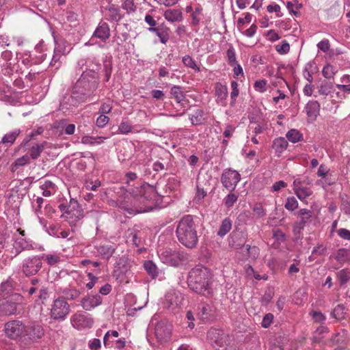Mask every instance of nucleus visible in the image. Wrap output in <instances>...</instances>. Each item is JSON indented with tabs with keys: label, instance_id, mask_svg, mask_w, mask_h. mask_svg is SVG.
<instances>
[{
	"label": "nucleus",
	"instance_id": "f257e3e1",
	"mask_svg": "<svg viewBox=\"0 0 350 350\" xmlns=\"http://www.w3.org/2000/svg\"><path fill=\"white\" fill-rule=\"evenodd\" d=\"M80 69L85 67L80 77L72 87L71 95L64 96L60 102L62 109H69L79 104L91 101L100 83L98 71L100 64L86 59H81L77 62Z\"/></svg>",
	"mask_w": 350,
	"mask_h": 350
},
{
	"label": "nucleus",
	"instance_id": "f03ea898",
	"mask_svg": "<svg viewBox=\"0 0 350 350\" xmlns=\"http://www.w3.org/2000/svg\"><path fill=\"white\" fill-rule=\"evenodd\" d=\"M176 234L179 242L187 248H194L198 242L197 225L191 215L183 217L178 222Z\"/></svg>",
	"mask_w": 350,
	"mask_h": 350
},
{
	"label": "nucleus",
	"instance_id": "7ed1b4c3",
	"mask_svg": "<svg viewBox=\"0 0 350 350\" xmlns=\"http://www.w3.org/2000/svg\"><path fill=\"white\" fill-rule=\"evenodd\" d=\"M209 280L210 274L207 269L204 267H196L190 271L187 282L193 291L207 296L211 293Z\"/></svg>",
	"mask_w": 350,
	"mask_h": 350
},
{
	"label": "nucleus",
	"instance_id": "20e7f679",
	"mask_svg": "<svg viewBox=\"0 0 350 350\" xmlns=\"http://www.w3.org/2000/svg\"><path fill=\"white\" fill-rule=\"evenodd\" d=\"M208 338L219 350H234L232 337L219 330L211 329L208 332Z\"/></svg>",
	"mask_w": 350,
	"mask_h": 350
},
{
	"label": "nucleus",
	"instance_id": "39448f33",
	"mask_svg": "<svg viewBox=\"0 0 350 350\" xmlns=\"http://www.w3.org/2000/svg\"><path fill=\"white\" fill-rule=\"evenodd\" d=\"M70 305L63 297L55 299L51 309V317L54 320L64 321L70 312Z\"/></svg>",
	"mask_w": 350,
	"mask_h": 350
},
{
	"label": "nucleus",
	"instance_id": "423d86ee",
	"mask_svg": "<svg viewBox=\"0 0 350 350\" xmlns=\"http://www.w3.org/2000/svg\"><path fill=\"white\" fill-rule=\"evenodd\" d=\"M42 267V258L39 256H32L23 260L21 270L25 276L29 277L37 274Z\"/></svg>",
	"mask_w": 350,
	"mask_h": 350
},
{
	"label": "nucleus",
	"instance_id": "0eeeda50",
	"mask_svg": "<svg viewBox=\"0 0 350 350\" xmlns=\"http://www.w3.org/2000/svg\"><path fill=\"white\" fill-rule=\"evenodd\" d=\"M44 334L43 327L38 323H30L25 325V330L23 334V341L27 343L38 342Z\"/></svg>",
	"mask_w": 350,
	"mask_h": 350
},
{
	"label": "nucleus",
	"instance_id": "6e6552de",
	"mask_svg": "<svg viewBox=\"0 0 350 350\" xmlns=\"http://www.w3.org/2000/svg\"><path fill=\"white\" fill-rule=\"evenodd\" d=\"M4 330L5 335L11 339H16L19 337L23 338L25 325L18 320L10 321L5 324Z\"/></svg>",
	"mask_w": 350,
	"mask_h": 350
},
{
	"label": "nucleus",
	"instance_id": "1a4fd4ad",
	"mask_svg": "<svg viewBox=\"0 0 350 350\" xmlns=\"http://www.w3.org/2000/svg\"><path fill=\"white\" fill-rule=\"evenodd\" d=\"M241 175L239 173L231 169L225 170L221 177L222 185L228 191H233L237 183L240 181Z\"/></svg>",
	"mask_w": 350,
	"mask_h": 350
},
{
	"label": "nucleus",
	"instance_id": "9d476101",
	"mask_svg": "<svg viewBox=\"0 0 350 350\" xmlns=\"http://www.w3.org/2000/svg\"><path fill=\"white\" fill-rule=\"evenodd\" d=\"M62 216L72 226L83 217V214L78 202L71 200L69 206Z\"/></svg>",
	"mask_w": 350,
	"mask_h": 350
},
{
	"label": "nucleus",
	"instance_id": "9b49d317",
	"mask_svg": "<svg viewBox=\"0 0 350 350\" xmlns=\"http://www.w3.org/2000/svg\"><path fill=\"white\" fill-rule=\"evenodd\" d=\"M172 329L171 323L165 320H161L155 326V336L161 342H165L170 338Z\"/></svg>",
	"mask_w": 350,
	"mask_h": 350
},
{
	"label": "nucleus",
	"instance_id": "f8f14e48",
	"mask_svg": "<svg viewBox=\"0 0 350 350\" xmlns=\"http://www.w3.org/2000/svg\"><path fill=\"white\" fill-rule=\"evenodd\" d=\"M183 300V297L180 293L174 291L168 292L165 295L163 306L171 312H176L182 304Z\"/></svg>",
	"mask_w": 350,
	"mask_h": 350
},
{
	"label": "nucleus",
	"instance_id": "ddd939ff",
	"mask_svg": "<svg viewBox=\"0 0 350 350\" xmlns=\"http://www.w3.org/2000/svg\"><path fill=\"white\" fill-rule=\"evenodd\" d=\"M71 322L74 327L81 329L85 327H91L93 325L94 320L83 313L77 312L72 316Z\"/></svg>",
	"mask_w": 350,
	"mask_h": 350
},
{
	"label": "nucleus",
	"instance_id": "4468645a",
	"mask_svg": "<svg viewBox=\"0 0 350 350\" xmlns=\"http://www.w3.org/2000/svg\"><path fill=\"white\" fill-rule=\"evenodd\" d=\"M103 299L100 295L88 294L82 298L81 304L84 310L90 311L101 305Z\"/></svg>",
	"mask_w": 350,
	"mask_h": 350
},
{
	"label": "nucleus",
	"instance_id": "2eb2a0df",
	"mask_svg": "<svg viewBox=\"0 0 350 350\" xmlns=\"http://www.w3.org/2000/svg\"><path fill=\"white\" fill-rule=\"evenodd\" d=\"M161 254L165 258L166 262L172 266H177L183 260V254L180 252L167 248L162 251Z\"/></svg>",
	"mask_w": 350,
	"mask_h": 350
},
{
	"label": "nucleus",
	"instance_id": "dca6fc26",
	"mask_svg": "<svg viewBox=\"0 0 350 350\" xmlns=\"http://www.w3.org/2000/svg\"><path fill=\"white\" fill-rule=\"evenodd\" d=\"M299 220L293 226V232L295 234H299L304 228L306 223L311 218L312 213L306 208L300 209L298 212Z\"/></svg>",
	"mask_w": 350,
	"mask_h": 350
},
{
	"label": "nucleus",
	"instance_id": "f3484780",
	"mask_svg": "<svg viewBox=\"0 0 350 350\" xmlns=\"http://www.w3.org/2000/svg\"><path fill=\"white\" fill-rule=\"evenodd\" d=\"M247 239V234L245 231L233 232L230 238L229 245L234 249H240L244 246Z\"/></svg>",
	"mask_w": 350,
	"mask_h": 350
},
{
	"label": "nucleus",
	"instance_id": "a211bd4d",
	"mask_svg": "<svg viewBox=\"0 0 350 350\" xmlns=\"http://www.w3.org/2000/svg\"><path fill=\"white\" fill-rule=\"evenodd\" d=\"M150 32L154 33L162 44H166L170 39V29L164 23L157 25V27H149Z\"/></svg>",
	"mask_w": 350,
	"mask_h": 350
},
{
	"label": "nucleus",
	"instance_id": "6ab92c4d",
	"mask_svg": "<svg viewBox=\"0 0 350 350\" xmlns=\"http://www.w3.org/2000/svg\"><path fill=\"white\" fill-rule=\"evenodd\" d=\"M93 36L105 42L110 36V29L109 25L105 22H100L96 28L93 33Z\"/></svg>",
	"mask_w": 350,
	"mask_h": 350
},
{
	"label": "nucleus",
	"instance_id": "aec40b11",
	"mask_svg": "<svg viewBox=\"0 0 350 350\" xmlns=\"http://www.w3.org/2000/svg\"><path fill=\"white\" fill-rule=\"evenodd\" d=\"M305 110L310 118L316 120L317 117L319 115L320 104L317 100H310L306 104Z\"/></svg>",
	"mask_w": 350,
	"mask_h": 350
},
{
	"label": "nucleus",
	"instance_id": "412c9836",
	"mask_svg": "<svg viewBox=\"0 0 350 350\" xmlns=\"http://www.w3.org/2000/svg\"><path fill=\"white\" fill-rule=\"evenodd\" d=\"M14 247L16 252L15 256H17L24 250L33 249V245L31 241L26 240L24 238H18L16 239Z\"/></svg>",
	"mask_w": 350,
	"mask_h": 350
},
{
	"label": "nucleus",
	"instance_id": "4be33fe9",
	"mask_svg": "<svg viewBox=\"0 0 350 350\" xmlns=\"http://www.w3.org/2000/svg\"><path fill=\"white\" fill-rule=\"evenodd\" d=\"M198 317L202 321L210 320L213 317L212 307L208 304H202L199 306Z\"/></svg>",
	"mask_w": 350,
	"mask_h": 350
},
{
	"label": "nucleus",
	"instance_id": "5701e85b",
	"mask_svg": "<svg viewBox=\"0 0 350 350\" xmlns=\"http://www.w3.org/2000/svg\"><path fill=\"white\" fill-rule=\"evenodd\" d=\"M164 18L172 23L180 22L183 20V13L179 10H167L163 14Z\"/></svg>",
	"mask_w": 350,
	"mask_h": 350
},
{
	"label": "nucleus",
	"instance_id": "b1692460",
	"mask_svg": "<svg viewBox=\"0 0 350 350\" xmlns=\"http://www.w3.org/2000/svg\"><path fill=\"white\" fill-rule=\"evenodd\" d=\"M205 113L203 109H198L193 114L189 115V120L192 125H201L206 121Z\"/></svg>",
	"mask_w": 350,
	"mask_h": 350
},
{
	"label": "nucleus",
	"instance_id": "393cba45",
	"mask_svg": "<svg viewBox=\"0 0 350 350\" xmlns=\"http://www.w3.org/2000/svg\"><path fill=\"white\" fill-rule=\"evenodd\" d=\"M98 255L104 259H109L115 252V248L111 245H103L96 247Z\"/></svg>",
	"mask_w": 350,
	"mask_h": 350
},
{
	"label": "nucleus",
	"instance_id": "a878e982",
	"mask_svg": "<svg viewBox=\"0 0 350 350\" xmlns=\"http://www.w3.org/2000/svg\"><path fill=\"white\" fill-rule=\"evenodd\" d=\"M64 52L62 48L59 46L55 47L54 49V53L52 57V59L50 62L51 66L55 68V70H57L62 66V58L63 57Z\"/></svg>",
	"mask_w": 350,
	"mask_h": 350
},
{
	"label": "nucleus",
	"instance_id": "bb28decb",
	"mask_svg": "<svg viewBox=\"0 0 350 350\" xmlns=\"http://www.w3.org/2000/svg\"><path fill=\"white\" fill-rule=\"evenodd\" d=\"M31 157L29 154H23L20 158H18L11 165L10 170L12 172H15L18 171L20 168L27 163H29Z\"/></svg>",
	"mask_w": 350,
	"mask_h": 350
},
{
	"label": "nucleus",
	"instance_id": "cd10ccee",
	"mask_svg": "<svg viewBox=\"0 0 350 350\" xmlns=\"http://www.w3.org/2000/svg\"><path fill=\"white\" fill-rule=\"evenodd\" d=\"M1 310L6 315L15 314L17 312V304L12 301H6L1 305Z\"/></svg>",
	"mask_w": 350,
	"mask_h": 350
},
{
	"label": "nucleus",
	"instance_id": "c85d7f7f",
	"mask_svg": "<svg viewBox=\"0 0 350 350\" xmlns=\"http://www.w3.org/2000/svg\"><path fill=\"white\" fill-rule=\"evenodd\" d=\"M106 10L109 12V20L111 21L118 22L123 18V16L120 14V9L118 8H116L113 5L106 8Z\"/></svg>",
	"mask_w": 350,
	"mask_h": 350
},
{
	"label": "nucleus",
	"instance_id": "c756f323",
	"mask_svg": "<svg viewBox=\"0 0 350 350\" xmlns=\"http://www.w3.org/2000/svg\"><path fill=\"white\" fill-rule=\"evenodd\" d=\"M318 89L319 94L323 96H327L334 92L333 83L327 81H322Z\"/></svg>",
	"mask_w": 350,
	"mask_h": 350
},
{
	"label": "nucleus",
	"instance_id": "7c9ffc66",
	"mask_svg": "<svg viewBox=\"0 0 350 350\" xmlns=\"http://www.w3.org/2000/svg\"><path fill=\"white\" fill-rule=\"evenodd\" d=\"M181 87L178 85H174L170 90V94L173 96L177 103H180L183 105V102L185 101V96L183 92L181 90Z\"/></svg>",
	"mask_w": 350,
	"mask_h": 350
},
{
	"label": "nucleus",
	"instance_id": "2f4dec72",
	"mask_svg": "<svg viewBox=\"0 0 350 350\" xmlns=\"http://www.w3.org/2000/svg\"><path fill=\"white\" fill-rule=\"evenodd\" d=\"M346 308L342 304L337 305L331 312V316L337 321L342 320L345 318Z\"/></svg>",
	"mask_w": 350,
	"mask_h": 350
},
{
	"label": "nucleus",
	"instance_id": "473e14b6",
	"mask_svg": "<svg viewBox=\"0 0 350 350\" xmlns=\"http://www.w3.org/2000/svg\"><path fill=\"white\" fill-rule=\"evenodd\" d=\"M336 278L340 286L347 284L350 280V269L345 268L339 271L336 274Z\"/></svg>",
	"mask_w": 350,
	"mask_h": 350
},
{
	"label": "nucleus",
	"instance_id": "72a5a7b5",
	"mask_svg": "<svg viewBox=\"0 0 350 350\" xmlns=\"http://www.w3.org/2000/svg\"><path fill=\"white\" fill-rule=\"evenodd\" d=\"M21 133V129H14L12 132L5 134L3 137L2 140L3 141V143H5L6 144H8L10 146H11Z\"/></svg>",
	"mask_w": 350,
	"mask_h": 350
},
{
	"label": "nucleus",
	"instance_id": "f704fd0d",
	"mask_svg": "<svg viewBox=\"0 0 350 350\" xmlns=\"http://www.w3.org/2000/svg\"><path fill=\"white\" fill-rule=\"evenodd\" d=\"M286 137L292 143H296L303 139V135L297 129H292L287 132Z\"/></svg>",
	"mask_w": 350,
	"mask_h": 350
},
{
	"label": "nucleus",
	"instance_id": "c9c22d12",
	"mask_svg": "<svg viewBox=\"0 0 350 350\" xmlns=\"http://www.w3.org/2000/svg\"><path fill=\"white\" fill-rule=\"evenodd\" d=\"M144 267L148 274L151 276L152 278H155L158 275V270L156 265L151 260L145 261L144 263Z\"/></svg>",
	"mask_w": 350,
	"mask_h": 350
},
{
	"label": "nucleus",
	"instance_id": "e433bc0d",
	"mask_svg": "<svg viewBox=\"0 0 350 350\" xmlns=\"http://www.w3.org/2000/svg\"><path fill=\"white\" fill-rule=\"evenodd\" d=\"M288 142L284 137H279L275 139L273 143V147L278 152L281 153L286 149Z\"/></svg>",
	"mask_w": 350,
	"mask_h": 350
},
{
	"label": "nucleus",
	"instance_id": "4c0bfd02",
	"mask_svg": "<svg viewBox=\"0 0 350 350\" xmlns=\"http://www.w3.org/2000/svg\"><path fill=\"white\" fill-rule=\"evenodd\" d=\"M232 228V221L229 218H225L219 227L217 234L220 237L226 235Z\"/></svg>",
	"mask_w": 350,
	"mask_h": 350
},
{
	"label": "nucleus",
	"instance_id": "58836bf2",
	"mask_svg": "<svg viewBox=\"0 0 350 350\" xmlns=\"http://www.w3.org/2000/svg\"><path fill=\"white\" fill-rule=\"evenodd\" d=\"M50 146L49 143L44 142L41 144H36L32 146L29 144V146H27V150L31 149V153H41L45 149L49 148Z\"/></svg>",
	"mask_w": 350,
	"mask_h": 350
},
{
	"label": "nucleus",
	"instance_id": "ea45409f",
	"mask_svg": "<svg viewBox=\"0 0 350 350\" xmlns=\"http://www.w3.org/2000/svg\"><path fill=\"white\" fill-rule=\"evenodd\" d=\"M182 62L186 67L190 68L195 71L200 72V67L197 66L195 60L190 55H187L183 57Z\"/></svg>",
	"mask_w": 350,
	"mask_h": 350
},
{
	"label": "nucleus",
	"instance_id": "a19ab883",
	"mask_svg": "<svg viewBox=\"0 0 350 350\" xmlns=\"http://www.w3.org/2000/svg\"><path fill=\"white\" fill-rule=\"evenodd\" d=\"M36 135H38V134L36 133V130L33 131L30 134L27 135L21 145L18 146V148L16 151H26L27 150V146H29V142Z\"/></svg>",
	"mask_w": 350,
	"mask_h": 350
},
{
	"label": "nucleus",
	"instance_id": "79ce46f5",
	"mask_svg": "<svg viewBox=\"0 0 350 350\" xmlns=\"http://www.w3.org/2000/svg\"><path fill=\"white\" fill-rule=\"evenodd\" d=\"M350 258V252L346 249H340L337 252L336 260L340 264L347 262Z\"/></svg>",
	"mask_w": 350,
	"mask_h": 350
},
{
	"label": "nucleus",
	"instance_id": "37998d69",
	"mask_svg": "<svg viewBox=\"0 0 350 350\" xmlns=\"http://www.w3.org/2000/svg\"><path fill=\"white\" fill-rule=\"evenodd\" d=\"M331 340L334 345H336L339 348H342L345 340V332L342 331V333L336 334Z\"/></svg>",
	"mask_w": 350,
	"mask_h": 350
},
{
	"label": "nucleus",
	"instance_id": "c03bdc74",
	"mask_svg": "<svg viewBox=\"0 0 350 350\" xmlns=\"http://www.w3.org/2000/svg\"><path fill=\"white\" fill-rule=\"evenodd\" d=\"M298 198L300 200H304L307 197L310 196L312 191L311 189L308 187H301L296 188V189L294 191Z\"/></svg>",
	"mask_w": 350,
	"mask_h": 350
},
{
	"label": "nucleus",
	"instance_id": "a18cd8bd",
	"mask_svg": "<svg viewBox=\"0 0 350 350\" xmlns=\"http://www.w3.org/2000/svg\"><path fill=\"white\" fill-rule=\"evenodd\" d=\"M140 193H143V198L146 199L148 203L154 201L157 198V194L152 187H148L147 189L141 190Z\"/></svg>",
	"mask_w": 350,
	"mask_h": 350
},
{
	"label": "nucleus",
	"instance_id": "49530a36",
	"mask_svg": "<svg viewBox=\"0 0 350 350\" xmlns=\"http://www.w3.org/2000/svg\"><path fill=\"white\" fill-rule=\"evenodd\" d=\"M322 74L327 79H333L336 74L334 67L330 64H326L323 68Z\"/></svg>",
	"mask_w": 350,
	"mask_h": 350
},
{
	"label": "nucleus",
	"instance_id": "de8ad7c7",
	"mask_svg": "<svg viewBox=\"0 0 350 350\" xmlns=\"http://www.w3.org/2000/svg\"><path fill=\"white\" fill-rule=\"evenodd\" d=\"M216 96L221 100H225L228 96V88L226 85H221L216 87L215 90Z\"/></svg>",
	"mask_w": 350,
	"mask_h": 350
},
{
	"label": "nucleus",
	"instance_id": "09e8293b",
	"mask_svg": "<svg viewBox=\"0 0 350 350\" xmlns=\"http://www.w3.org/2000/svg\"><path fill=\"white\" fill-rule=\"evenodd\" d=\"M58 126H65V133L66 135H72L75 131V125L74 124H69L66 125V121L62 120L58 122Z\"/></svg>",
	"mask_w": 350,
	"mask_h": 350
},
{
	"label": "nucleus",
	"instance_id": "8fccbe9b",
	"mask_svg": "<svg viewBox=\"0 0 350 350\" xmlns=\"http://www.w3.org/2000/svg\"><path fill=\"white\" fill-rule=\"evenodd\" d=\"M122 8L125 10L127 14L135 12L137 9L133 0H125L122 5Z\"/></svg>",
	"mask_w": 350,
	"mask_h": 350
},
{
	"label": "nucleus",
	"instance_id": "3c124183",
	"mask_svg": "<svg viewBox=\"0 0 350 350\" xmlns=\"http://www.w3.org/2000/svg\"><path fill=\"white\" fill-rule=\"evenodd\" d=\"M227 57H228V64L230 66H235L237 63V59H236V53L235 50L233 48V46H230L226 52Z\"/></svg>",
	"mask_w": 350,
	"mask_h": 350
},
{
	"label": "nucleus",
	"instance_id": "603ef678",
	"mask_svg": "<svg viewBox=\"0 0 350 350\" xmlns=\"http://www.w3.org/2000/svg\"><path fill=\"white\" fill-rule=\"evenodd\" d=\"M275 49L280 54H286L290 51V44L286 40H283L275 46Z\"/></svg>",
	"mask_w": 350,
	"mask_h": 350
},
{
	"label": "nucleus",
	"instance_id": "864d4df0",
	"mask_svg": "<svg viewBox=\"0 0 350 350\" xmlns=\"http://www.w3.org/2000/svg\"><path fill=\"white\" fill-rule=\"evenodd\" d=\"M0 290L3 295L9 294L12 291V283L10 280L3 282L0 286Z\"/></svg>",
	"mask_w": 350,
	"mask_h": 350
},
{
	"label": "nucleus",
	"instance_id": "5fc2aeb1",
	"mask_svg": "<svg viewBox=\"0 0 350 350\" xmlns=\"http://www.w3.org/2000/svg\"><path fill=\"white\" fill-rule=\"evenodd\" d=\"M238 196L235 193H229L224 199L225 205L230 208L232 207L234 204L237 201Z\"/></svg>",
	"mask_w": 350,
	"mask_h": 350
},
{
	"label": "nucleus",
	"instance_id": "6e6d98bb",
	"mask_svg": "<svg viewBox=\"0 0 350 350\" xmlns=\"http://www.w3.org/2000/svg\"><path fill=\"white\" fill-rule=\"evenodd\" d=\"M310 315L317 323H323L326 319L325 316L320 311L312 310L310 312Z\"/></svg>",
	"mask_w": 350,
	"mask_h": 350
},
{
	"label": "nucleus",
	"instance_id": "4d7b16f0",
	"mask_svg": "<svg viewBox=\"0 0 350 350\" xmlns=\"http://www.w3.org/2000/svg\"><path fill=\"white\" fill-rule=\"evenodd\" d=\"M297 206L298 202L294 197L287 198L286 202L285 204V208L287 210L293 211L296 209Z\"/></svg>",
	"mask_w": 350,
	"mask_h": 350
},
{
	"label": "nucleus",
	"instance_id": "13d9d810",
	"mask_svg": "<svg viewBox=\"0 0 350 350\" xmlns=\"http://www.w3.org/2000/svg\"><path fill=\"white\" fill-rule=\"evenodd\" d=\"M42 259L45 258L49 265H53L59 261V257L55 254H44L42 257Z\"/></svg>",
	"mask_w": 350,
	"mask_h": 350
},
{
	"label": "nucleus",
	"instance_id": "bf43d9fd",
	"mask_svg": "<svg viewBox=\"0 0 350 350\" xmlns=\"http://www.w3.org/2000/svg\"><path fill=\"white\" fill-rule=\"evenodd\" d=\"M312 66V64L311 62L308 63L303 72L304 78L309 82V83H311L313 81L312 72L309 70Z\"/></svg>",
	"mask_w": 350,
	"mask_h": 350
},
{
	"label": "nucleus",
	"instance_id": "052dcab7",
	"mask_svg": "<svg viewBox=\"0 0 350 350\" xmlns=\"http://www.w3.org/2000/svg\"><path fill=\"white\" fill-rule=\"evenodd\" d=\"M253 211L258 218L262 217L265 215V211L260 204H256L253 207Z\"/></svg>",
	"mask_w": 350,
	"mask_h": 350
},
{
	"label": "nucleus",
	"instance_id": "680f3d73",
	"mask_svg": "<svg viewBox=\"0 0 350 350\" xmlns=\"http://www.w3.org/2000/svg\"><path fill=\"white\" fill-rule=\"evenodd\" d=\"M88 278L90 282H88L86 284V287L89 290H90V289H92L94 286V285L96 284V283L98 280V278L95 276L93 273H92L90 272L88 273Z\"/></svg>",
	"mask_w": 350,
	"mask_h": 350
},
{
	"label": "nucleus",
	"instance_id": "e2e57ef3",
	"mask_svg": "<svg viewBox=\"0 0 350 350\" xmlns=\"http://www.w3.org/2000/svg\"><path fill=\"white\" fill-rule=\"evenodd\" d=\"M131 126L126 122H122L118 127L120 133L122 134H128L131 131Z\"/></svg>",
	"mask_w": 350,
	"mask_h": 350
},
{
	"label": "nucleus",
	"instance_id": "0e129e2a",
	"mask_svg": "<svg viewBox=\"0 0 350 350\" xmlns=\"http://www.w3.org/2000/svg\"><path fill=\"white\" fill-rule=\"evenodd\" d=\"M80 294V291L77 289H69L65 293L67 298L71 300L78 298Z\"/></svg>",
	"mask_w": 350,
	"mask_h": 350
},
{
	"label": "nucleus",
	"instance_id": "69168bd1",
	"mask_svg": "<svg viewBox=\"0 0 350 350\" xmlns=\"http://www.w3.org/2000/svg\"><path fill=\"white\" fill-rule=\"evenodd\" d=\"M266 85L267 81L265 79L256 81L254 83V88L256 90L260 91V92H264L266 91Z\"/></svg>",
	"mask_w": 350,
	"mask_h": 350
},
{
	"label": "nucleus",
	"instance_id": "338daca9",
	"mask_svg": "<svg viewBox=\"0 0 350 350\" xmlns=\"http://www.w3.org/2000/svg\"><path fill=\"white\" fill-rule=\"evenodd\" d=\"M317 47L323 52H327L329 50L330 44L327 39L323 40L317 44Z\"/></svg>",
	"mask_w": 350,
	"mask_h": 350
},
{
	"label": "nucleus",
	"instance_id": "774afa93",
	"mask_svg": "<svg viewBox=\"0 0 350 350\" xmlns=\"http://www.w3.org/2000/svg\"><path fill=\"white\" fill-rule=\"evenodd\" d=\"M109 121L108 116L101 114L96 120V125L98 127L105 126Z\"/></svg>",
	"mask_w": 350,
	"mask_h": 350
}]
</instances>
